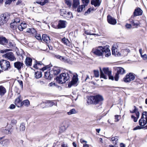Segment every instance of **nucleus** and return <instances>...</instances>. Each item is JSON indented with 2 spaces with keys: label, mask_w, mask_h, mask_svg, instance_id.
Masks as SVG:
<instances>
[{
  "label": "nucleus",
  "mask_w": 147,
  "mask_h": 147,
  "mask_svg": "<svg viewBox=\"0 0 147 147\" xmlns=\"http://www.w3.org/2000/svg\"><path fill=\"white\" fill-rule=\"evenodd\" d=\"M90 99L92 103L95 105H97V107L102 105L104 100L102 96L99 94L91 96Z\"/></svg>",
  "instance_id": "20e7f679"
},
{
  "label": "nucleus",
  "mask_w": 147,
  "mask_h": 147,
  "mask_svg": "<svg viewBox=\"0 0 147 147\" xmlns=\"http://www.w3.org/2000/svg\"><path fill=\"white\" fill-rule=\"evenodd\" d=\"M49 0H37L36 3L42 5H45L48 2Z\"/></svg>",
  "instance_id": "a878e982"
},
{
  "label": "nucleus",
  "mask_w": 147,
  "mask_h": 147,
  "mask_svg": "<svg viewBox=\"0 0 147 147\" xmlns=\"http://www.w3.org/2000/svg\"><path fill=\"white\" fill-rule=\"evenodd\" d=\"M35 37L38 40H41V36L39 34H38V35H36L35 36Z\"/></svg>",
  "instance_id": "e2e57ef3"
},
{
  "label": "nucleus",
  "mask_w": 147,
  "mask_h": 147,
  "mask_svg": "<svg viewBox=\"0 0 147 147\" xmlns=\"http://www.w3.org/2000/svg\"><path fill=\"white\" fill-rule=\"evenodd\" d=\"M111 74H110V75H109L108 76L110 80H114V77L113 76L111 75Z\"/></svg>",
  "instance_id": "bf43d9fd"
},
{
  "label": "nucleus",
  "mask_w": 147,
  "mask_h": 147,
  "mask_svg": "<svg viewBox=\"0 0 147 147\" xmlns=\"http://www.w3.org/2000/svg\"><path fill=\"white\" fill-rule=\"evenodd\" d=\"M115 49H116V47H115L114 46H113L112 48V55H115L116 54H117L118 56H120L121 53H119L118 52V54H116V53H117V51L116 50V52Z\"/></svg>",
  "instance_id": "cd10ccee"
},
{
  "label": "nucleus",
  "mask_w": 147,
  "mask_h": 147,
  "mask_svg": "<svg viewBox=\"0 0 147 147\" xmlns=\"http://www.w3.org/2000/svg\"><path fill=\"white\" fill-rule=\"evenodd\" d=\"M103 71L105 74L107 75L111 74V71L109 70L108 68H103Z\"/></svg>",
  "instance_id": "7c9ffc66"
},
{
  "label": "nucleus",
  "mask_w": 147,
  "mask_h": 147,
  "mask_svg": "<svg viewBox=\"0 0 147 147\" xmlns=\"http://www.w3.org/2000/svg\"><path fill=\"white\" fill-rule=\"evenodd\" d=\"M125 26L126 28L127 29H130L132 27L131 25L130 24H126L125 25Z\"/></svg>",
  "instance_id": "680f3d73"
},
{
  "label": "nucleus",
  "mask_w": 147,
  "mask_h": 147,
  "mask_svg": "<svg viewBox=\"0 0 147 147\" xmlns=\"http://www.w3.org/2000/svg\"><path fill=\"white\" fill-rule=\"evenodd\" d=\"M67 22L66 21L61 20H59L58 22V28L61 29V28H65L66 27V25Z\"/></svg>",
  "instance_id": "f8f14e48"
},
{
  "label": "nucleus",
  "mask_w": 147,
  "mask_h": 147,
  "mask_svg": "<svg viewBox=\"0 0 147 147\" xmlns=\"http://www.w3.org/2000/svg\"><path fill=\"white\" fill-rule=\"evenodd\" d=\"M62 42L65 45L68 47H70L71 45V43L65 37L61 39Z\"/></svg>",
  "instance_id": "a211bd4d"
},
{
  "label": "nucleus",
  "mask_w": 147,
  "mask_h": 147,
  "mask_svg": "<svg viewBox=\"0 0 147 147\" xmlns=\"http://www.w3.org/2000/svg\"><path fill=\"white\" fill-rule=\"evenodd\" d=\"M3 57L5 58H7V59L12 61L16 60V58L14 56V54L12 52H9L6 53L3 55Z\"/></svg>",
  "instance_id": "1a4fd4ad"
},
{
  "label": "nucleus",
  "mask_w": 147,
  "mask_h": 147,
  "mask_svg": "<svg viewBox=\"0 0 147 147\" xmlns=\"http://www.w3.org/2000/svg\"><path fill=\"white\" fill-rule=\"evenodd\" d=\"M131 117L134 119V122H136L137 121L138 118L137 117H135L133 115L131 116Z\"/></svg>",
  "instance_id": "6e6d98bb"
},
{
  "label": "nucleus",
  "mask_w": 147,
  "mask_h": 147,
  "mask_svg": "<svg viewBox=\"0 0 147 147\" xmlns=\"http://www.w3.org/2000/svg\"><path fill=\"white\" fill-rule=\"evenodd\" d=\"M107 20L108 22L112 25H115L117 23L116 19L109 15L107 16Z\"/></svg>",
  "instance_id": "ddd939ff"
},
{
  "label": "nucleus",
  "mask_w": 147,
  "mask_h": 147,
  "mask_svg": "<svg viewBox=\"0 0 147 147\" xmlns=\"http://www.w3.org/2000/svg\"><path fill=\"white\" fill-rule=\"evenodd\" d=\"M12 0H6L5 3L6 4H9L11 3Z\"/></svg>",
  "instance_id": "338daca9"
},
{
  "label": "nucleus",
  "mask_w": 147,
  "mask_h": 147,
  "mask_svg": "<svg viewBox=\"0 0 147 147\" xmlns=\"http://www.w3.org/2000/svg\"><path fill=\"white\" fill-rule=\"evenodd\" d=\"M10 50L9 49H5L4 50H1L0 51V52H1V53H6V52Z\"/></svg>",
  "instance_id": "5fc2aeb1"
},
{
  "label": "nucleus",
  "mask_w": 147,
  "mask_h": 147,
  "mask_svg": "<svg viewBox=\"0 0 147 147\" xmlns=\"http://www.w3.org/2000/svg\"><path fill=\"white\" fill-rule=\"evenodd\" d=\"M73 75L72 73L70 71L67 73H64L61 74L59 76L56 77L55 78L58 83L60 84H63L68 81L70 77Z\"/></svg>",
  "instance_id": "7ed1b4c3"
},
{
  "label": "nucleus",
  "mask_w": 147,
  "mask_h": 147,
  "mask_svg": "<svg viewBox=\"0 0 147 147\" xmlns=\"http://www.w3.org/2000/svg\"><path fill=\"white\" fill-rule=\"evenodd\" d=\"M6 92L5 89L2 86H0V95H3Z\"/></svg>",
  "instance_id": "c85d7f7f"
},
{
  "label": "nucleus",
  "mask_w": 147,
  "mask_h": 147,
  "mask_svg": "<svg viewBox=\"0 0 147 147\" xmlns=\"http://www.w3.org/2000/svg\"><path fill=\"white\" fill-rule=\"evenodd\" d=\"M84 7L85 6L83 5L79 6L77 9V11L79 12L82 11Z\"/></svg>",
  "instance_id": "a19ab883"
},
{
  "label": "nucleus",
  "mask_w": 147,
  "mask_h": 147,
  "mask_svg": "<svg viewBox=\"0 0 147 147\" xmlns=\"http://www.w3.org/2000/svg\"><path fill=\"white\" fill-rule=\"evenodd\" d=\"M76 113V110L73 109L70 110V111L67 113V114L68 115H71L72 114H75Z\"/></svg>",
  "instance_id": "58836bf2"
},
{
  "label": "nucleus",
  "mask_w": 147,
  "mask_h": 147,
  "mask_svg": "<svg viewBox=\"0 0 147 147\" xmlns=\"http://www.w3.org/2000/svg\"><path fill=\"white\" fill-rule=\"evenodd\" d=\"M83 3L84 4H85L84 5L85 6H86L88 3L89 2V0H82Z\"/></svg>",
  "instance_id": "3c124183"
},
{
  "label": "nucleus",
  "mask_w": 147,
  "mask_h": 147,
  "mask_svg": "<svg viewBox=\"0 0 147 147\" xmlns=\"http://www.w3.org/2000/svg\"><path fill=\"white\" fill-rule=\"evenodd\" d=\"M15 104L18 107H21L22 106V102L19 97L16 99L15 101Z\"/></svg>",
  "instance_id": "412c9836"
},
{
  "label": "nucleus",
  "mask_w": 147,
  "mask_h": 147,
  "mask_svg": "<svg viewBox=\"0 0 147 147\" xmlns=\"http://www.w3.org/2000/svg\"><path fill=\"white\" fill-rule=\"evenodd\" d=\"M17 123V121L15 119H13L11 121V124L12 125H15Z\"/></svg>",
  "instance_id": "0e129e2a"
},
{
  "label": "nucleus",
  "mask_w": 147,
  "mask_h": 147,
  "mask_svg": "<svg viewBox=\"0 0 147 147\" xmlns=\"http://www.w3.org/2000/svg\"><path fill=\"white\" fill-rule=\"evenodd\" d=\"M20 131H24L25 130V127L24 125V124L23 123H22L21 124L20 127Z\"/></svg>",
  "instance_id": "79ce46f5"
},
{
  "label": "nucleus",
  "mask_w": 147,
  "mask_h": 147,
  "mask_svg": "<svg viewBox=\"0 0 147 147\" xmlns=\"http://www.w3.org/2000/svg\"><path fill=\"white\" fill-rule=\"evenodd\" d=\"M135 17L133 15L131 16L130 18L129 19V22L132 24H133L134 22V19Z\"/></svg>",
  "instance_id": "49530a36"
},
{
  "label": "nucleus",
  "mask_w": 147,
  "mask_h": 147,
  "mask_svg": "<svg viewBox=\"0 0 147 147\" xmlns=\"http://www.w3.org/2000/svg\"><path fill=\"white\" fill-rule=\"evenodd\" d=\"M85 33L87 34V35H98V34H96L94 33H92L91 32L89 31L88 30H86L85 31Z\"/></svg>",
  "instance_id": "a18cd8bd"
},
{
  "label": "nucleus",
  "mask_w": 147,
  "mask_h": 147,
  "mask_svg": "<svg viewBox=\"0 0 147 147\" xmlns=\"http://www.w3.org/2000/svg\"><path fill=\"white\" fill-rule=\"evenodd\" d=\"M44 103L46 104H48L47 105H46V106L47 107H51L55 105V103L53 101L51 100L47 101L45 102L42 103L41 104Z\"/></svg>",
  "instance_id": "b1692460"
},
{
  "label": "nucleus",
  "mask_w": 147,
  "mask_h": 147,
  "mask_svg": "<svg viewBox=\"0 0 147 147\" xmlns=\"http://www.w3.org/2000/svg\"><path fill=\"white\" fill-rule=\"evenodd\" d=\"M143 129V126H138L136 127H135L133 129V130H135L137 129Z\"/></svg>",
  "instance_id": "603ef678"
},
{
  "label": "nucleus",
  "mask_w": 147,
  "mask_h": 147,
  "mask_svg": "<svg viewBox=\"0 0 147 147\" xmlns=\"http://www.w3.org/2000/svg\"><path fill=\"white\" fill-rule=\"evenodd\" d=\"M17 81H18V82L19 83V84L20 85V86H21V87L22 88L23 85L22 81V80H17Z\"/></svg>",
  "instance_id": "052dcab7"
},
{
  "label": "nucleus",
  "mask_w": 147,
  "mask_h": 147,
  "mask_svg": "<svg viewBox=\"0 0 147 147\" xmlns=\"http://www.w3.org/2000/svg\"><path fill=\"white\" fill-rule=\"evenodd\" d=\"M20 21V19L18 18H16L14 19V22H15L16 24L19 23Z\"/></svg>",
  "instance_id": "13d9d810"
},
{
  "label": "nucleus",
  "mask_w": 147,
  "mask_h": 147,
  "mask_svg": "<svg viewBox=\"0 0 147 147\" xmlns=\"http://www.w3.org/2000/svg\"><path fill=\"white\" fill-rule=\"evenodd\" d=\"M142 11L140 8H138L135 9L133 15L135 17L140 16L142 14Z\"/></svg>",
  "instance_id": "2eb2a0df"
},
{
  "label": "nucleus",
  "mask_w": 147,
  "mask_h": 147,
  "mask_svg": "<svg viewBox=\"0 0 147 147\" xmlns=\"http://www.w3.org/2000/svg\"><path fill=\"white\" fill-rule=\"evenodd\" d=\"M67 12L66 9H61L60 11L61 15L64 17L65 16Z\"/></svg>",
  "instance_id": "c9c22d12"
},
{
  "label": "nucleus",
  "mask_w": 147,
  "mask_h": 147,
  "mask_svg": "<svg viewBox=\"0 0 147 147\" xmlns=\"http://www.w3.org/2000/svg\"><path fill=\"white\" fill-rule=\"evenodd\" d=\"M64 17L68 20L72 18H73L72 13L70 12H67Z\"/></svg>",
  "instance_id": "c756f323"
},
{
  "label": "nucleus",
  "mask_w": 147,
  "mask_h": 147,
  "mask_svg": "<svg viewBox=\"0 0 147 147\" xmlns=\"http://www.w3.org/2000/svg\"><path fill=\"white\" fill-rule=\"evenodd\" d=\"M35 77L37 79L41 78L42 76V73L41 71H37L35 72Z\"/></svg>",
  "instance_id": "473e14b6"
},
{
  "label": "nucleus",
  "mask_w": 147,
  "mask_h": 147,
  "mask_svg": "<svg viewBox=\"0 0 147 147\" xmlns=\"http://www.w3.org/2000/svg\"><path fill=\"white\" fill-rule=\"evenodd\" d=\"M135 78V74L132 73H129L126 74L123 78V81L125 83L130 82Z\"/></svg>",
  "instance_id": "0eeeda50"
},
{
  "label": "nucleus",
  "mask_w": 147,
  "mask_h": 147,
  "mask_svg": "<svg viewBox=\"0 0 147 147\" xmlns=\"http://www.w3.org/2000/svg\"><path fill=\"white\" fill-rule=\"evenodd\" d=\"M79 0H73L72 7L74 8H76L79 5Z\"/></svg>",
  "instance_id": "bb28decb"
},
{
  "label": "nucleus",
  "mask_w": 147,
  "mask_h": 147,
  "mask_svg": "<svg viewBox=\"0 0 147 147\" xmlns=\"http://www.w3.org/2000/svg\"><path fill=\"white\" fill-rule=\"evenodd\" d=\"M59 57H60L59 58V59H60V60L63 61H65V58L64 57L61 56L60 55V56Z\"/></svg>",
  "instance_id": "4d7b16f0"
},
{
  "label": "nucleus",
  "mask_w": 147,
  "mask_h": 147,
  "mask_svg": "<svg viewBox=\"0 0 147 147\" xmlns=\"http://www.w3.org/2000/svg\"><path fill=\"white\" fill-rule=\"evenodd\" d=\"M115 122H118V121L121 118V116L119 115H115Z\"/></svg>",
  "instance_id": "de8ad7c7"
},
{
  "label": "nucleus",
  "mask_w": 147,
  "mask_h": 147,
  "mask_svg": "<svg viewBox=\"0 0 147 147\" xmlns=\"http://www.w3.org/2000/svg\"><path fill=\"white\" fill-rule=\"evenodd\" d=\"M14 24H16L15 22H13L10 24V27L11 28L13 29H16L17 28V25H14Z\"/></svg>",
  "instance_id": "4c0bfd02"
},
{
  "label": "nucleus",
  "mask_w": 147,
  "mask_h": 147,
  "mask_svg": "<svg viewBox=\"0 0 147 147\" xmlns=\"http://www.w3.org/2000/svg\"><path fill=\"white\" fill-rule=\"evenodd\" d=\"M73 75L72 73L70 71L67 73H64L61 74L59 76L56 77L55 78L58 83L60 84H63L68 81L70 77Z\"/></svg>",
  "instance_id": "f03ea898"
},
{
  "label": "nucleus",
  "mask_w": 147,
  "mask_h": 147,
  "mask_svg": "<svg viewBox=\"0 0 147 147\" xmlns=\"http://www.w3.org/2000/svg\"><path fill=\"white\" fill-rule=\"evenodd\" d=\"M18 28L19 30L20 31H23L24 29L22 25L21 24L18 26Z\"/></svg>",
  "instance_id": "864d4df0"
},
{
  "label": "nucleus",
  "mask_w": 147,
  "mask_h": 147,
  "mask_svg": "<svg viewBox=\"0 0 147 147\" xmlns=\"http://www.w3.org/2000/svg\"><path fill=\"white\" fill-rule=\"evenodd\" d=\"M78 80V75L77 74H76V75H73L71 81L68 84V87L70 88L73 85H76Z\"/></svg>",
  "instance_id": "9d476101"
},
{
  "label": "nucleus",
  "mask_w": 147,
  "mask_h": 147,
  "mask_svg": "<svg viewBox=\"0 0 147 147\" xmlns=\"http://www.w3.org/2000/svg\"><path fill=\"white\" fill-rule=\"evenodd\" d=\"M44 77L45 78L50 80L53 77V76L51 74V71H46L45 73Z\"/></svg>",
  "instance_id": "f3484780"
},
{
  "label": "nucleus",
  "mask_w": 147,
  "mask_h": 147,
  "mask_svg": "<svg viewBox=\"0 0 147 147\" xmlns=\"http://www.w3.org/2000/svg\"><path fill=\"white\" fill-rule=\"evenodd\" d=\"M32 59L29 57H27L25 60V64L27 66H30L32 65Z\"/></svg>",
  "instance_id": "aec40b11"
},
{
  "label": "nucleus",
  "mask_w": 147,
  "mask_h": 147,
  "mask_svg": "<svg viewBox=\"0 0 147 147\" xmlns=\"http://www.w3.org/2000/svg\"><path fill=\"white\" fill-rule=\"evenodd\" d=\"M31 33L32 34H36V30L33 28H31Z\"/></svg>",
  "instance_id": "8fccbe9b"
},
{
  "label": "nucleus",
  "mask_w": 147,
  "mask_h": 147,
  "mask_svg": "<svg viewBox=\"0 0 147 147\" xmlns=\"http://www.w3.org/2000/svg\"><path fill=\"white\" fill-rule=\"evenodd\" d=\"M142 57L143 59L144 60H146L147 59V55L146 54H144L143 55H142V56H141Z\"/></svg>",
  "instance_id": "774afa93"
},
{
  "label": "nucleus",
  "mask_w": 147,
  "mask_h": 147,
  "mask_svg": "<svg viewBox=\"0 0 147 147\" xmlns=\"http://www.w3.org/2000/svg\"><path fill=\"white\" fill-rule=\"evenodd\" d=\"M91 3L92 5H94L95 7L99 6L100 4V0H92Z\"/></svg>",
  "instance_id": "4be33fe9"
},
{
  "label": "nucleus",
  "mask_w": 147,
  "mask_h": 147,
  "mask_svg": "<svg viewBox=\"0 0 147 147\" xmlns=\"http://www.w3.org/2000/svg\"><path fill=\"white\" fill-rule=\"evenodd\" d=\"M100 78H103L105 79H107L108 77L107 76L105 75L104 74L103 71H102L101 69L100 68Z\"/></svg>",
  "instance_id": "72a5a7b5"
},
{
  "label": "nucleus",
  "mask_w": 147,
  "mask_h": 147,
  "mask_svg": "<svg viewBox=\"0 0 147 147\" xmlns=\"http://www.w3.org/2000/svg\"><path fill=\"white\" fill-rule=\"evenodd\" d=\"M50 71L51 74L53 76L58 74L61 72V69L59 67H54L53 69Z\"/></svg>",
  "instance_id": "9b49d317"
},
{
  "label": "nucleus",
  "mask_w": 147,
  "mask_h": 147,
  "mask_svg": "<svg viewBox=\"0 0 147 147\" xmlns=\"http://www.w3.org/2000/svg\"><path fill=\"white\" fill-rule=\"evenodd\" d=\"M139 24V22L137 20H135L133 24V25L134 27L138 26Z\"/></svg>",
  "instance_id": "09e8293b"
},
{
  "label": "nucleus",
  "mask_w": 147,
  "mask_h": 147,
  "mask_svg": "<svg viewBox=\"0 0 147 147\" xmlns=\"http://www.w3.org/2000/svg\"><path fill=\"white\" fill-rule=\"evenodd\" d=\"M4 46L7 48L11 49L12 48L14 47V44L12 42L7 39V42Z\"/></svg>",
  "instance_id": "5701e85b"
},
{
  "label": "nucleus",
  "mask_w": 147,
  "mask_h": 147,
  "mask_svg": "<svg viewBox=\"0 0 147 147\" xmlns=\"http://www.w3.org/2000/svg\"><path fill=\"white\" fill-rule=\"evenodd\" d=\"M24 64L20 61H17L14 63V66L18 70H20L22 67H23Z\"/></svg>",
  "instance_id": "4468645a"
},
{
  "label": "nucleus",
  "mask_w": 147,
  "mask_h": 147,
  "mask_svg": "<svg viewBox=\"0 0 147 147\" xmlns=\"http://www.w3.org/2000/svg\"><path fill=\"white\" fill-rule=\"evenodd\" d=\"M111 140L113 142V144H115V146L116 147L117 145V143L118 142V137L117 136L112 137L111 138Z\"/></svg>",
  "instance_id": "393cba45"
},
{
  "label": "nucleus",
  "mask_w": 147,
  "mask_h": 147,
  "mask_svg": "<svg viewBox=\"0 0 147 147\" xmlns=\"http://www.w3.org/2000/svg\"><path fill=\"white\" fill-rule=\"evenodd\" d=\"M42 40L47 43L50 42V39L49 36L46 34H43L42 35Z\"/></svg>",
  "instance_id": "6ab92c4d"
},
{
  "label": "nucleus",
  "mask_w": 147,
  "mask_h": 147,
  "mask_svg": "<svg viewBox=\"0 0 147 147\" xmlns=\"http://www.w3.org/2000/svg\"><path fill=\"white\" fill-rule=\"evenodd\" d=\"M130 51L129 49H125L122 50L121 52L123 55L125 56H126Z\"/></svg>",
  "instance_id": "2f4dec72"
},
{
  "label": "nucleus",
  "mask_w": 147,
  "mask_h": 147,
  "mask_svg": "<svg viewBox=\"0 0 147 147\" xmlns=\"http://www.w3.org/2000/svg\"><path fill=\"white\" fill-rule=\"evenodd\" d=\"M145 119L146 120H145L144 119H142V121H140V122L139 121V124L140 125L144 126L146 125L147 123V118Z\"/></svg>",
  "instance_id": "f704fd0d"
},
{
  "label": "nucleus",
  "mask_w": 147,
  "mask_h": 147,
  "mask_svg": "<svg viewBox=\"0 0 147 147\" xmlns=\"http://www.w3.org/2000/svg\"><path fill=\"white\" fill-rule=\"evenodd\" d=\"M30 104V102L28 100H26L22 102V106L24 105L28 106Z\"/></svg>",
  "instance_id": "e433bc0d"
},
{
  "label": "nucleus",
  "mask_w": 147,
  "mask_h": 147,
  "mask_svg": "<svg viewBox=\"0 0 147 147\" xmlns=\"http://www.w3.org/2000/svg\"><path fill=\"white\" fill-rule=\"evenodd\" d=\"M0 65L1 69L4 71L8 70L11 68L10 62L5 60L2 59L0 61Z\"/></svg>",
  "instance_id": "423d86ee"
},
{
  "label": "nucleus",
  "mask_w": 147,
  "mask_h": 147,
  "mask_svg": "<svg viewBox=\"0 0 147 147\" xmlns=\"http://www.w3.org/2000/svg\"><path fill=\"white\" fill-rule=\"evenodd\" d=\"M94 73L95 77L97 78L99 76V74L98 70H94Z\"/></svg>",
  "instance_id": "c03bdc74"
},
{
  "label": "nucleus",
  "mask_w": 147,
  "mask_h": 147,
  "mask_svg": "<svg viewBox=\"0 0 147 147\" xmlns=\"http://www.w3.org/2000/svg\"><path fill=\"white\" fill-rule=\"evenodd\" d=\"M66 128L67 127L63 125V126H61L60 128L59 129V131L60 133H62L66 130Z\"/></svg>",
  "instance_id": "37998d69"
},
{
  "label": "nucleus",
  "mask_w": 147,
  "mask_h": 147,
  "mask_svg": "<svg viewBox=\"0 0 147 147\" xmlns=\"http://www.w3.org/2000/svg\"><path fill=\"white\" fill-rule=\"evenodd\" d=\"M92 52L96 56L99 57H103L104 53L105 56L106 57H108L111 55L109 46L108 45L104 47L100 46L93 48L92 49Z\"/></svg>",
  "instance_id": "f257e3e1"
},
{
  "label": "nucleus",
  "mask_w": 147,
  "mask_h": 147,
  "mask_svg": "<svg viewBox=\"0 0 147 147\" xmlns=\"http://www.w3.org/2000/svg\"><path fill=\"white\" fill-rule=\"evenodd\" d=\"M116 70L117 72L114 77V80L115 81H117L119 78V75L124 74L125 73V71L123 68L121 67H117Z\"/></svg>",
  "instance_id": "6e6552de"
},
{
  "label": "nucleus",
  "mask_w": 147,
  "mask_h": 147,
  "mask_svg": "<svg viewBox=\"0 0 147 147\" xmlns=\"http://www.w3.org/2000/svg\"><path fill=\"white\" fill-rule=\"evenodd\" d=\"M7 42V39L3 36L0 35V44L4 46Z\"/></svg>",
  "instance_id": "dca6fc26"
},
{
  "label": "nucleus",
  "mask_w": 147,
  "mask_h": 147,
  "mask_svg": "<svg viewBox=\"0 0 147 147\" xmlns=\"http://www.w3.org/2000/svg\"><path fill=\"white\" fill-rule=\"evenodd\" d=\"M92 10V9L90 8H89L88 10H87V11H86L85 12V14H86V13H87V14H89L90 13L91 11Z\"/></svg>",
  "instance_id": "69168bd1"
},
{
  "label": "nucleus",
  "mask_w": 147,
  "mask_h": 147,
  "mask_svg": "<svg viewBox=\"0 0 147 147\" xmlns=\"http://www.w3.org/2000/svg\"><path fill=\"white\" fill-rule=\"evenodd\" d=\"M10 15L7 13L2 14L0 16V25L2 26L6 23L10 18Z\"/></svg>",
  "instance_id": "39448f33"
},
{
  "label": "nucleus",
  "mask_w": 147,
  "mask_h": 147,
  "mask_svg": "<svg viewBox=\"0 0 147 147\" xmlns=\"http://www.w3.org/2000/svg\"><path fill=\"white\" fill-rule=\"evenodd\" d=\"M65 4L69 7H71V1L70 0H65Z\"/></svg>",
  "instance_id": "ea45409f"
}]
</instances>
